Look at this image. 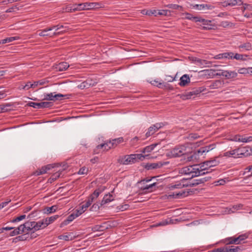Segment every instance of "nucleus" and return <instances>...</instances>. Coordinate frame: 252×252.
<instances>
[{
  "mask_svg": "<svg viewBox=\"0 0 252 252\" xmlns=\"http://www.w3.org/2000/svg\"><path fill=\"white\" fill-rule=\"evenodd\" d=\"M33 83L31 82H28L25 85H21V89L25 90H28L30 88L34 89Z\"/></svg>",
  "mask_w": 252,
  "mask_h": 252,
  "instance_id": "49530a36",
  "label": "nucleus"
},
{
  "mask_svg": "<svg viewBox=\"0 0 252 252\" xmlns=\"http://www.w3.org/2000/svg\"><path fill=\"white\" fill-rule=\"evenodd\" d=\"M180 173L185 175H189L191 178L202 176L203 173L201 172L199 164L184 167L181 169Z\"/></svg>",
  "mask_w": 252,
  "mask_h": 252,
  "instance_id": "f03ea898",
  "label": "nucleus"
},
{
  "mask_svg": "<svg viewBox=\"0 0 252 252\" xmlns=\"http://www.w3.org/2000/svg\"><path fill=\"white\" fill-rule=\"evenodd\" d=\"M249 55L246 54H241L237 53H234V59L240 61H246Z\"/></svg>",
  "mask_w": 252,
  "mask_h": 252,
  "instance_id": "393cba45",
  "label": "nucleus"
},
{
  "mask_svg": "<svg viewBox=\"0 0 252 252\" xmlns=\"http://www.w3.org/2000/svg\"><path fill=\"white\" fill-rule=\"evenodd\" d=\"M28 105L36 109H40L43 108H48L52 106V103L50 102L44 101L39 103L30 102Z\"/></svg>",
  "mask_w": 252,
  "mask_h": 252,
  "instance_id": "f8f14e48",
  "label": "nucleus"
},
{
  "mask_svg": "<svg viewBox=\"0 0 252 252\" xmlns=\"http://www.w3.org/2000/svg\"><path fill=\"white\" fill-rule=\"evenodd\" d=\"M152 85L158 87L159 88H163L166 87V84L163 82H159L158 80H154L151 82Z\"/></svg>",
  "mask_w": 252,
  "mask_h": 252,
  "instance_id": "58836bf2",
  "label": "nucleus"
},
{
  "mask_svg": "<svg viewBox=\"0 0 252 252\" xmlns=\"http://www.w3.org/2000/svg\"><path fill=\"white\" fill-rule=\"evenodd\" d=\"M225 53V59L226 60H234V53L232 52H227Z\"/></svg>",
  "mask_w": 252,
  "mask_h": 252,
  "instance_id": "3c124183",
  "label": "nucleus"
},
{
  "mask_svg": "<svg viewBox=\"0 0 252 252\" xmlns=\"http://www.w3.org/2000/svg\"><path fill=\"white\" fill-rule=\"evenodd\" d=\"M203 75L207 76L208 78H213L216 75L215 74V70L212 69H205L201 71Z\"/></svg>",
  "mask_w": 252,
  "mask_h": 252,
  "instance_id": "c756f323",
  "label": "nucleus"
},
{
  "mask_svg": "<svg viewBox=\"0 0 252 252\" xmlns=\"http://www.w3.org/2000/svg\"><path fill=\"white\" fill-rule=\"evenodd\" d=\"M57 207L56 205L52 206L50 207H46L43 210V212L46 214H50L56 212Z\"/></svg>",
  "mask_w": 252,
  "mask_h": 252,
  "instance_id": "f704fd0d",
  "label": "nucleus"
},
{
  "mask_svg": "<svg viewBox=\"0 0 252 252\" xmlns=\"http://www.w3.org/2000/svg\"><path fill=\"white\" fill-rule=\"evenodd\" d=\"M12 104L10 103L2 104L0 105V113L5 112L12 109Z\"/></svg>",
  "mask_w": 252,
  "mask_h": 252,
  "instance_id": "cd10ccee",
  "label": "nucleus"
},
{
  "mask_svg": "<svg viewBox=\"0 0 252 252\" xmlns=\"http://www.w3.org/2000/svg\"><path fill=\"white\" fill-rule=\"evenodd\" d=\"M236 149L238 155V158L246 157L250 154L248 149L246 147L237 148Z\"/></svg>",
  "mask_w": 252,
  "mask_h": 252,
  "instance_id": "6ab92c4d",
  "label": "nucleus"
},
{
  "mask_svg": "<svg viewBox=\"0 0 252 252\" xmlns=\"http://www.w3.org/2000/svg\"><path fill=\"white\" fill-rule=\"evenodd\" d=\"M139 140V138L138 137L135 136L131 139L130 141V144L132 146H135L137 145L138 144V141Z\"/></svg>",
  "mask_w": 252,
  "mask_h": 252,
  "instance_id": "4d7b16f0",
  "label": "nucleus"
},
{
  "mask_svg": "<svg viewBox=\"0 0 252 252\" xmlns=\"http://www.w3.org/2000/svg\"><path fill=\"white\" fill-rule=\"evenodd\" d=\"M223 157L238 158V155L237 153V149H235L224 153Z\"/></svg>",
  "mask_w": 252,
  "mask_h": 252,
  "instance_id": "5701e85b",
  "label": "nucleus"
},
{
  "mask_svg": "<svg viewBox=\"0 0 252 252\" xmlns=\"http://www.w3.org/2000/svg\"><path fill=\"white\" fill-rule=\"evenodd\" d=\"M110 146H111V145L109 144V142L98 145L94 150V152L98 153V152H97V150L99 149H102L103 151H108L113 147H110Z\"/></svg>",
  "mask_w": 252,
  "mask_h": 252,
  "instance_id": "a211bd4d",
  "label": "nucleus"
},
{
  "mask_svg": "<svg viewBox=\"0 0 252 252\" xmlns=\"http://www.w3.org/2000/svg\"><path fill=\"white\" fill-rule=\"evenodd\" d=\"M100 193V192L99 191V190L96 189L94 191L93 193L90 195L89 197L90 198H92V199H93V200H94V199L96 198L99 196Z\"/></svg>",
  "mask_w": 252,
  "mask_h": 252,
  "instance_id": "5fc2aeb1",
  "label": "nucleus"
},
{
  "mask_svg": "<svg viewBox=\"0 0 252 252\" xmlns=\"http://www.w3.org/2000/svg\"><path fill=\"white\" fill-rule=\"evenodd\" d=\"M211 178L210 177H205L203 178H200L199 179H196L197 182H198V185L204 183L205 182L209 180Z\"/></svg>",
  "mask_w": 252,
  "mask_h": 252,
  "instance_id": "864d4df0",
  "label": "nucleus"
},
{
  "mask_svg": "<svg viewBox=\"0 0 252 252\" xmlns=\"http://www.w3.org/2000/svg\"><path fill=\"white\" fill-rule=\"evenodd\" d=\"M252 45L250 42H246L238 46V48L242 51H249L252 49Z\"/></svg>",
  "mask_w": 252,
  "mask_h": 252,
  "instance_id": "b1692460",
  "label": "nucleus"
},
{
  "mask_svg": "<svg viewBox=\"0 0 252 252\" xmlns=\"http://www.w3.org/2000/svg\"><path fill=\"white\" fill-rule=\"evenodd\" d=\"M186 18L189 20H192L194 21L195 22H197V21L196 20V18H198L199 17H193L191 14L186 13Z\"/></svg>",
  "mask_w": 252,
  "mask_h": 252,
  "instance_id": "bf43d9fd",
  "label": "nucleus"
},
{
  "mask_svg": "<svg viewBox=\"0 0 252 252\" xmlns=\"http://www.w3.org/2000/svg\"><path fill=\"white\" fill-rule=\"evenodd\" d=\"M158 145V143H154L149 146H148L143 149V150H142V152L144 153H150L152 152Z\"/></svg>",
  "mask_w": 252,
  "mask_h": 252,
  "instance_id": "e433bc0d",
  "label": "nucleus"
},
{
  "mask_svg": "<svg viewBox=\"0 0 252 252\" xmlns=\"http://www.w3.org/2000/svg\"><path fill=\"white\" fill-rule=\"evenodd\" d=\"M77 11L88 10L102 7V4L98 2H84L75 3Z\"/></svg>",
  "mask_w": 252,
  "mask_h": 252,
  "instance_id": "20e7f679",
  "label": "nucleus"
},
{
  "mask_svg": "<svg viewBox=\"0 0 252 252\" xmlns=\"http://www.w3.org/2000/svg\"><path fill=\"white\" fill-rule=\"evenodd\" d=\"M74 237L75 236L72 233H66L58 236L59 239L67 241L73 240Z\"/></svg>",
  "mask_w": 252,
  "mask_h": 252,
  "instance_id": "aec40b11",
  "label": "nucleus"
},
{
  "mask_svg": "<svg viewBox=\"0 0 252 252\" xmlns=\"http://www.w3.org/2000/svg\"><path fill=\"white\" fill-rule=\"evenodd\" d=\"M202 92L201 89H194L191 91L187 92L184 96L186 99H190L194 97L195 95L199 94Z\"/></svg>",
  "mask_w": 252,
  "mask_h": 252,
  "instance_id": "dca6fc26",
  "label": "nucleus"
},
{
  "mask_svg": "<svg viewBox=\"0 0 252 252\" xmlns=\"http://www.w3.org/2000/svg\"><path fill=\"white\" fill-rule=\"evenodd\" d=\"M173 223L172 222V220H162V221L157 223L156 224V226H164V225H167V224H170V223Z\"/></svg>",
  "mask_w": 252,
  "mask_h": 252,
  "instance_id": "603ef678",
  "label": "nucleus"
},
{
  "mask_svg": "<svg viewBox=\"0 0 252 252\" xmlns=\"http://www.w3.org/2000/svg\"><path fill=\"white\" fill-rule=\"evenodd\" d=\"M228 180L225 179H221L213 182V185L215 186H222L224 185Z\"/></svg>",
  "mask_w": 252,
  "mask_h": 252,
  "instance_id": "a19ab883",
  "label": "nucleus"
},
{
  "mask_svg": "<svg viewBox=\"0 0 252 252\" xmlns=\"http://www.w3.org/2000/svg\"><path fill=\"white\" fill-rule=\"evenodd\" d=\"M48 82V81L44 79H41V80L37 81H34L33 83V86L34 88H35L37 86H42Z\"/></svg>",
  "mask_w": 252,
  "mask_h": 252,
  "instance_id": "ea45409f",
  "label": "nucleus"
},
{
  "mask_svg": "<svg viewBox=\"0 0 252 252\" xmlns=\"http://www.w3.org/2000/svg\"><path fill=\"white\" fill-rule=\"evenodd\" d=\"M164 126L163 123H157L154 125H152L148 129L146 133V137H148L151 135L154 134L158 129Z\"/></svg>",
  "mask_w": 252,
  "mask_h": 252,
  "instance_id": "9d476101",
  "label": "nucleus"
},
{
  "mask_svg": "<svg viewBox=\"0 0 252 252\" xmlns=\"http://www.w3.org/2000/svg\"><path fill=\"white\" fill-rule=\"evenodd\" d=\"M55 93H44L43 94V100L56 101L61 100V97H64L66 95H63L60 94H55Z\"/></svg>",
  "mask_w": 252,
  "mask_h": 252,
  "instance_id": "9b49d317",
  "label": "nucleus"
},
{
  "mask_svg": "<svg viewBox=\"0 0 252 252\" xmlns=\"http://www.w3.org/2000/svg\"><path fill=\"white\" fill-rule=\"evenodd\" d=\"M29 234L27 233L26 234L20 235L18 237L20 241L26 240L29 237Z\"/></svg>",
  "mask_w": 252,
  "mask_h": 252,
  "instance_id": "338daca9",
  "label": "nucleus"
},
{
  "mask_svg": "<svg viewBox=\"0 0 252 252\" xmlns=\"http://www.w3.org/2000/svg\"><path fill=\"white\" fill-rule=\"evenodd\" d=\"M224 82L221 80H217L210 83L209 87L210 89H217L223 87Z\"/></svg>",
  "mask_w": 252,
  "mask_h": 252,
  "instance_id": "2eb2a0df",
  "label": "nucleus"
},
{
  "mask_svg": "<svg viewBox=\"0 0 252 252\" xmlns=\"http://www.w3.org/2000/svg\"><path fill=\"white\" fill-rule=\"evenodd\" d=\"M75 218H76V216H75L73 213L71 214L61 223V227L68 224L69 223L73 221Z\"/></svg>",
  "mask_w": 252,
  "mask_h": 252,
  "instance_id": "c85d7f7f",
  "label": "nucleus"
},
{
  "mask_svg": "<svg viewBox=\"0 0 252 252\" xmlns=\"http://www.w3.org/2000/svg\"><path fill=\"white\" fill-rule=\"evenodd\" d=\"M40 229H42L46 227L50 224L48 218H45L38 221Z\"/></svg>",
  "mask_w": 252,
  "mask_h": 252,
  "instance_id": "a878e982",
  "label": "nucleus"
},
{
  "mask_svg": "<svg viewBox=\"0 0 252 252\" xmlns=\"http://www.w3.org/2000/svg\"><path fill=\"white\" fill-rule=\"evenodd\" d=\"M251 67H242L240 68L238 70L237 73H239L241 74H243L245 75H251V73L250 72Z\"/></svg>",
  "mask_w": 252,
  "mask_h": 252,
  "instance_id": "2f4dec72",
  "label": "nucleus"
},
{
  "mask_svg": "<svg viewBox=\"0 0 252 252\" xmlns=\"http://www.w3.org/2000/svg\"><path fill=\"white\" fill-rule=\"evenodd\" d=\"M175 80V77L171 75H166L164 80L167 82H172Z\"/></svg>",
  "mask_w": 252,
  "mask_h": 252,
  "instance_id": "774afa93",
  "label": "nucleus"
},
{
  "mask_svg": "<svg viewBox=\"0 0 252 252\" xmlns=\"http://www.w3.org/2000/svg\"><path fill=\"white\" fill-rule=\"evenodd\" d=\"M193 8L197 10L205 11V4H195L193 6Z\"/></svg>",
  "mask_w": 252,
  "mask_h": 252,
  "instance_id": "13d9d810",
  "label": "nucleus"
},
{
  "mask_svg": "<svg viewBox=\"0 0 252 252\" xmlns=\"http://www.w3.org/2000/svg\"><path fill=\"white\" fill-rule=\"evenodd\" d=\"M196 64L199 65H203L205 66H209L210 63L205 60L197 59L195 60Z\"/></svg>",
  "mask_w": 252,
  "mask_h": 252,
  "instance_id": "c9c22d12",
  "label": "nucleus"
},
{
  "mask_svg": "<svg viewBox=\"0 0 252 252\" xmlns=\"http://www.w3.org/2000/svg\"><path fill=\"white\" fill-rule=\"evenodd\" d=\"M63 11L65 12L73 13L77 11L76 4H74L72 5H68L63 9Z\"/></svg>",
  "mask_w": 252,
  "mask_h": 252,
  "instance_id": "72a5a7b5",
  "label": "nucleus"
},
{
  "mask_svg": "<svg viewBox=\"0 0 252 252\" xmlns=\"http://www.w3.org/2000/svg\"><path fill=\"white\" fill-rule=\"evenodd\" d=\"M18 38H19V37H17V36L7 37L5 39L0 40V44H3L11 42L15 40L18 39Z\"/></svg>",
  "mask_w": 252,
  "mask_h": 252,
  "instance_id": "4c0bfd02",
  "label": "nucleus"
},
{
  "mask_svg": "<svg viewBox=\"0 0 252 252\" xmlns=\"http://www.w3.org/2000/svg\"><path fill=\"white\" fill-rule=\"evenodd\" d=\"M183 187H182V185L180 181L176 182L174 185L171 186V189H181Z\"/></svg>",
  "mask_w": 252,
  "mask_h": 252,
  "instance_id": "680f3d73",
  "label": "nucleus"
},
{
  "mask_svg": "<svg viewBox=\"0 0 252 252\" xmlns=\"http://www.w3.org/2000/svg\"><path fill=\"white\" fill-rule=\"evenodd\" d=\"M190 82L189 76L187 74H184L180 79L179 83L180 86H185Z\"/></svg>",
  "mask_w": 252,
  "mask_h": 252,
  "instance_id": "412c9836",
  "label": "nucleus"
},
{
  "mask_svg": "<svg viewBox=\"0 0 252 252\" xmlns=\"http://www.w3.org/2000/svg\"><path fill=\"white\" fill-rule=\"evenodd\" d=\"M186 153V147L181 145L175 147L167 153V155L170 158L179 157L184 155Z\"/></svg>",
  "mask_w": 252,
  "mask_h": 252,
  "instance_id": "0eeeda50",
  "label": "nucleus"
},
{
  "mask_svg": "<svg viewBox=\"0 0 252 252\" xmlns=\"http://www.w3.org/2000/svg\"><path fill=\"white\" fill-rule=\"evenodd\" d=\"M170 11L166 9L158 10V15L168 16L170 15Z\"/></svg>",
  "mask_w": 252,
  "mask_h": 252,
  "instance_id": "de8ad7c7",
  "label": "nucleus"
},
{
  "mask_svg": "<svg viewBox=\"0 0 252 252\" xmlns=\"http://www.w3.org/2000/svg\"><path fill=\"white\" fill-rule=\"evenodd\" d=\"M215 148L214 144H210L208 146L202 147L195 151L191 156V158H194L196 159H199L200 157L204 158L206 154L210 151Z\"/></svg>",
  "mask_w": 252,
  "mask_h": 252,
  "instance_id": "39448f33",
  "label": "nucleus"
},
{
  "mask_svg": "<svg viewBox=\"0 0 252 252\" xmlns=\"http://www.w3.org/2000/svg\"><path fill=\"white\" fill-rule=\"evenodd\" d=\"M225 53H220L215 56L213 58L216 60H223L225 59Z\"/></svg>",
  "mask_w": 252,
  "mask_h": 252,
  "instance_id": "e2e57ef3",
  "label": "nucleus"
},
{
  "mask_svg": "<svg viewBox=\"0 0 252 252\" xmlns=\"http://www.w3.org/2000/svg\"><path fill=\"white\" fill-rule=\"evenodd\" d=\"M180 181L183 188L190 187V184L189 183L190 182L189 178H183Z\"/></svg>",
  "mask_w": 252,
  "mask_h": 252,
  "instance_id": "37998d69",
  "label": "nucleus"
},
{
  "mask_svg": "<svg viewBox=\"0 0 252 252\" xmlns=\"http://www.w3.org/2000/svg\"><path fill=\"white\" fill-rule=\"evenodd\" d=\"M219 164V161L216 159H213L204 161L203 163L199 164V165L201 172H203V175H204L206 174L211 172V171L209 170L210 168L216 166Z\"/></svg>",
  "mask_w": 252,
  "mask_h": 252,
  "instance_id": "423d86ee",
  "label": "nucleus"
},
{
  "mask_svg": "<svg viewBox=\"0 0 252 252\" xmlns=\"http://www.w3.org/2000/svg\"><path fill=\"white\" fill-rule=\"evenodd\" d=\"M225 243L226 244H239L241 242L239 240V239L238 238V237H229L228 238H226L225 240Z\"/></svg>",
  "mask_w": 252,
  "mask_h": 252,
  "instance_id": "4be33fe9",
  "label": "nucleus"
},
{
  "mask_svg": "<svg viewBox=\"0 0 252 252\" xmlns=\"http://www.w3.org/2000/svg\"><path fill=\"white\" fill-rule=\"evenodd\" d=\"M156 185V183H154L150 185H146L143 188H141V189H142L143 190H145V192H152L156 190L155 187Z\"/></svg>",
  "mask_w": 252,
  "mask_h": 252,
  "instance_id": "7c9ffc66",
  "label": "nucleus"
},
{
  "mask_svg": "<svg viewBox=\"0 0 252 252\" xmlns=\"http://www.w3.org/2000/svg\"><path fill=\"white\" fill-rule=\"evenodd\" d=\"M164 7H166L169 8L173 9H177L180 8V10H181L182 9V7L181 6H180V5L176 4H169L164 5Z\"/></svg>",
  "mask_w": 252,
  "mask_h": 252,
  "instance_id": "09e8293b",
  "label": "nucleus"
},
{
  "mask_svg": "<svg viewBox=\"0 0 252 252\" xmlns=\"http://www.w3.org/2000/svg\"><path fill=\"white\" fill-rule=\"evenodd\" d=\"M69 66L68 63L66 62H61L55 66V68L57 71H63L66 70Z\"/></svg>",
  "mask_w": 252,
  "mask_h": 252,
  "instance_id": "f3484780",
  "label": "nucleus"
},
{
  "mask_svg": "<svg viewBox=\"0 0 252 252\" xmlns=\"http://www.w3.org/2000/svg\"><path fill=\"white\" fill-rule=\"evenodd\" d=\"M40 229L38 221H28L10 232V236H13L23 233H27L29 234L30 232L34 233L35 231Z\"/></svg>",
  "mask_w": 252,
  "mask_h": 252,
  "instance_id": "f257e3e1",
  "label": "nucleus"
},
{
  "mask_svg": "<svg viewBox=\"0 0 252 252\" xmlns=\"http://www.w3.org/2000/svg\"><path fill=\"white\" fill-rule=\"evenodd\" d=\"M88 172V169L85 167L81 168L78 172V174L80 175L87 174Z\"/></svg>",
  "mask_w": 252,
  "mask_h": 252,
  "instance_id": "052dcab7",
  "label": "nucleus"
},
{
  "mask_svg": "<svg viewBox=\"0 0 252 252\" xmlns=\"http://www.w3.org/2000/svg\"><path fill=\"white\" fill-rule=\"evenodd\" d=\"M103 226L100 225H96L92 228L94 231H102Z\"/></svg>",
  "mask_w": 252,
  "mask_h": 252,
  "instance_id": "69168bd1",
  "label": "nucleus"
},
{
  "mask_svg": "<svg viewBox=\"0 0 252 252\" xmlns=\"http://www.w3.org/2000/svg\"><path fill=\"white\" fill-rule=\"evenodd\" d=\"M124 139L122 137L112 139V141H109V144L111 145L110 146L114 147L118 144L122 143Z\"/></svg>",
  "mask_w": 252,
  "mask_h": 252,
  "instance_id": "473e14b6",
  "label": "nucleus"
},
{
  "mask_svg": "<svg viewBox=\"0 0 252 252\" xmlns=\"http://www.w3.org/2000/svg\"><path fill=\"white\" fill-rule=\"evenodd\" d=\"M218 72L216 73V75L222 76L227 79H232L237 77L238 73L235 71L226 70H219Z\"/></svg>",
  "mask_w": 252,
  "mask_h": 252,
  "instance_id": "6e6552de",
  "label": "nucleus"
},
{
  "mask_svg": "<svg viewBox=\"0 0 252 252\" xmlns=\"http://www.w3.org/2000/svg\"><path fill=\"white\" fill-rule=\"evenodd\" d=\"M89 80H86L78 85V88L80 89L88 88L90 87L91 84L88 82Z\"/></svg>",
  "mask_w": 252,
  "mask_h": 252,
  "instance_id": "79ce46f5",
  "label": "nucleus"
},
{
  "mask_svg": "<svg viewBox=\"0 0 252 252\" xmlns=\"http://www.w3.org/2000/svg\"><path fill=\"white\" fill-rule=\"evenodd\" d=\"M141 158H144V156L141 154H133L126 155L124 157H120L118 159L119 163L127 165L130 163H134L137 158L141 159Z\"/></svg>",
  "mask_w": 252,
  "mask_h": 252,
  "instance_id": "7ed1b4c3",
  "label": "nucleus"
},
{
  "mask_svg": "<svg viewBox=\"0 0 252 252\" xmlns=\"http://www.w3.org/2000/svg\"><path fill=\"white\" fill-rule=\"evenodd\" d=\"M38 212L37 211H33L28 216V219H33L38 216Z\"/></svg>",
  "mask_w": 252,
  "mask_h": 252,
  "instance_id": "0e129e2a",
  "label": "nucleus"
},
{
  "mask_svg": "<svg viewBox=\"0 0 252 252\" xmlns=\"http://www.w3.org/2000/svg\"><path fill=\"white\" fill-rule=\"evenodd\" d=\"M53 28L54 27H49L47 28L44 30H40L38 32V35L40 36H48V37H52L54 35H56L59 33V32H54L53 33L49 32L53 30Z\"/></svg>",
  "mask_w": 252,
  "mask_h": 252,
  "instance_id": "4468645a",
  "label": "nucleus"
},
{
  "mask_svg": "<svg viewBox=\"0 0 252 252\" xmlns=\"http://www.w3.org/2000/svg\"><path fill=\"white\" fill-rule=\"evenodd\" d=\"M169 163L168 161H159L158 162L147 163L145 168L148 170L158 169L161 167L163 165H167Z\"/></svg>",
  "mask_w": 252,
  "mask_h": 252,
  "instance_id": "ddd939ff",
  "label": "nucleus"
},
{
  "mask_svg": "<svg viewBox=\"0 0 252 252\" xmlns=\"http://www.w3.org/2000/svg\"><path fill=\"white\" fill-rule=\"evenodd\" d=\"M240 250L239 247L231 246L230 248H226L225 252H238Z\"/></svg>",
  "mask_w": 252,
  "mask_h": 252,
  "instance_id": "a18cd8bd",
  "label": "nucleus"
},
{
  "mask_svg": "<svg viewBox=\"0 0 252 252\" xmlns=\"http://www.w3.org/2000/svg\"><path fill=\"white\" fill-rule=\"evenodd\" d=\"M46 172H47V170L45 168V166H43L42 168H41L40 169L36 171L35 174L37 176H39V175L45 174Z\"/></svg>",
  "mask_w": 252,
  "mask_h": 252,
  "instance_id": "8fccbe9b",
  "label": "nucleus"
},
{
  "mask_svg": "<svg viewBox=\"0 0 252 252\" xmlns=\"http://www.w3.org/2000/svg\"><path fill=\"white\" fill-rule=\"evenodd\" d=\"M26 216L25 215H22L19 217L16 218L14 219H13L11 221V222L14 223V222H16L18 221H20L22 220H23L25 219L26 218Z\"/></svg>",
  "mask_w": 252,
  "mask_h": 252,
  "instance_id": "6e6d98bb",
  "label": "nucleus"
},
{
  "mask_svg": "<svg viewBox=\"0 0 252 252\" xmlns=\"http://www.w3.org/2000/svg\"><path fill=\"white\" fill-rule=\"evenodd\" d=\"M196 23H200L199 26H201L203 30H211L213 28L214 26L212 24V21L210 20H206L201 17L196 18Z\"/></svg>",
  "mask_w": 252,
  "mask_h": 252,
  "instance_id": "1a4fd4ad",
  "label": "nucleus"
},
{
  "mask_svg": "<svg viewBox=\"0 0 252 252\" xmlns=\"http://www.w3.org/2000/svg\"><path fill=\"white\" fill-rule=\"evenodd\" d=\"M230 6H233L237 4L241 5L243 4L242 0H228Z\"/></svg>",
  "mask_w": 252,
  "mask_h": 252,
  "instance_id": "c03bdc74",
  "label": "nucleus"
},
{
  "mask_svg": "<svg viewBox=\"0 0 252 252\" xmlns=\"http://www.w3.org/2000/svg\"><path fill=\"white\" fill-rule=\"evenodd\" d=\"M114 200V197L112 195L109 194H106L103 198L100 203L101 205H103L106 203H109Z\"/></svg>",
  "mask_w": 252,
  "mask_h": 252,
  "instance_id": "bb28decb",
  "label": "nucleus"
}]
</instances>
